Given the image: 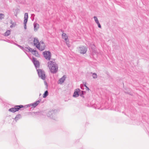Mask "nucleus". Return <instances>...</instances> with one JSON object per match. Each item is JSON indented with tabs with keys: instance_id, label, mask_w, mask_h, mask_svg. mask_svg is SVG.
<instances>
[{
	"instance_id": "f257e3e1",
	"label": "nucleus",
	"mask_w": 149,
	"mask_h": 149,
	"mask_svg": "<svg viewBox=\"0 0 149 149\" xmlns=\"http://www.w3.org/2000/svg\"><path fill=\"white\" fill-rule=\"evenodd\" d=\"M48 67L52 73H56L58 71V66L55 62L50 61L48 63Z\"/></svg>"
},
{
	"instance_id": "f03ea898",
	"label": "nucleus",
	"mask_w": 149,
	"mask_h": 149,
	"mask_svg": "<svg viewBox=\"0 0 149 149\" xmlns=\"http://www.w3.org/2000/svg\"><path fill=\"white\" fill-rule=\"evenodd\" d=\"M34 45L39 50L42 51L44 50V46H42L40 47V43L38 38H34L33 40Z\"/></svg>"
},
{
	"instance_id": "7ed1b4c3",
	"label": "nucleus",
	"mask_w": 149,
	"mask_h": 149,
	"mask_svg": "<svg viewBox=\"0 0 149 149\" xmlns=\"http://www.w3.org/2000/svg\"><path fill=\"white\" fill-rule=\"evenodd\" d=\"M38 77L43 80L45 79V75L44 71L41 69H37Z\"/></svg>"
},
{
	"instance_id": "20e7f679",
	"label": "nucleus",
	"mask_w": 149,
	"mask_h": 149,
	"mask_svg": "<svg viewBox=\"0 0 149 149\" xmlns=\"http://www.w3.org/2000/svg\"><path fill=\"white\" fill-rule=\"evenodd\" d=\"M24 107V106L22 105H15L14 107L9 109L8 111L13 113H15L16 111H18L21 108H23Z\"/></svg>"
},
{
	"instance_id": "39448f33",
	"label": "nucleus",
	"mask_w": 149,
	"mask_h": 149,
	"mask_svg": "<svg viewBox=\"0 0 149 149\" xmlns=\"http://www.w3.org/2000/svg\"><path fill=\"white\" fill-rule=\"evenodd\" d=\"M56 111V110H54L49 111L47 114V116L52 119L55 120V118H56V116L55 112Z\"/></svg>"
},
{
	"instance_id": "423d86ee",
	"label": "nucleus",
	"mask_w": 149,
	"mask_h": 149,
	"mask_svg": "<svg viewBox=\"0 0 149 149\" xmlns=\"http://www.w3.org/2000/svg\"><path fill=\"white\" fill-rule=\"evenodd\" d=\"M43 54L45 59L50 60L51 57V53L49 51H45L43 52Z\"/></svg>"
},
{
	"instance_id": "0eeeda50",
	"label": "nucleus",
	"mask_w": 149,
	"mask_h": 149,
	"mask_svg": "<svg viewBox=\"0 0 149 149\" xmlns=\"http://www.w3.org/2000/svg\"><path fill=\"white\" fill-rule=\"evenodd\" d=\"M32 61L33 63L36 68L37 69L40 67V64L38 61L36 60V59L34 57H33Z\"/></svg>"
},
{
	"instance_id": "6e6552de",
	"label": "nucleus",
	"mask_w": 149,
	"mask_h": 149,
	"mask_svg": "<svg viewBox=\"0 0 149 149\" xmlns=\"http://www.w3.org/2000/svg\"><path fill=\"white\" fill-rule=\"evenodd\" d=\"M28 13H25L24 15V27L25 29H26V24L28 21Z\"/></svg>"
},
{
	"instance_id": "1a4fd4ad",
	"label": "nucleus",
	"mask_w": 149,
	"mask_h": 149,
	"mask_svg": "<svg viewBox=\"0 0 149 149\" xmlns=\"http://www.w3.org/2000/svg\"><path fill=\"white\" fill-rule=\"evenodd\" d=\"M79 51L80 53L81 54H84L86 53L87 49V48L86 47H84V46H82L81 47H79Z\"/></svg>"
},
{
	"instance_id": "9d476101",
	"label": "nucleus",
	"mask_w": 149,
	"mask_h": 149,
	"mask_svg": "<svg viewBox=\"0 0 149 149\" xmlns=\"http://www.w3.org/2000/svg\"><path fill=\"white\" fill-rule=\"evenodd\" d=\"M40 101L41 100H38L36 101L35 102L32 104H27L26 105L25 107H30L31 106H32L33 107H35L39 104Z\"/></svg>"
},
{
	"instance_id": "9b49d317",
	"label": "nucleus",
	"mask_w": 149,
	"mask_h": 149,
	"mask_svg": "<svg viewBox=\"0 0 149 149\" xmlns=\"http://www.w3.org/2000/svg\"><path fill=\"white\" fill-rule=\"evenodd\" d=\"M80 91V90L79 88L75 89L73 95V96L74 97H78L79 95V93Z\"/></svg>"
},
{
	"instance_id": "f8f14e48",
	"label": "nucleus",
	"mask_w": 149,
	"mask_h": 149,
	"mask_svg": "<svg viewBox=\"0 0 149 149\" xmlns=\"http://www.w3.org/2000/svg\"><path fill=\"white\" fill-rule=\"evenodd\" d=\"M34 29V31H37L39 27V25L37 23L34 22L33 23Z\"/></svg>"
},
{
	"instance_id": "ddd939ff",
	"label": "nucleus",
	"mask_w": 149,
	"mask_h": 149,
	"mask_svg": "<svg viewBox=\"0 0 149 149\" xmlns=\"http://www.w3.org/2000/svg\"><path fill=\"white\" fill-rule=\"evenodd\" d=\"M66 77L65 75H64L61 78H60L59 80L58 81L60 82V84H62L65 81Z\"/></svg>"
},
{
	"instance_id": "4468645a",
	"label": "nucleus",
	"mask_w": 149,
	"mask_h": 149,
	"mask_svg": "<svg viewBox=\"0 0 149 149\" xmlns=\"http://www.w3.org/2000/svg\"><path fill=\"white\" fill-rule=\"evenodd\" d=\"M62 38L64 39L65 40L67 41V40L68 39V36L66 35L65 33H63L62 35Z\"/></svg>"
},
{
	"instance_id": "2eb2a0df",
	"label": "nucleus",
	"mask_w": 149,
	"mask_h": 149,
	"mask_svg": "<svg viewBox=\"0 0 149 149\" xmlns=\"http://www.w3.org/2000/svg\"><path fill=\"white\" fill-rule=\"evenodd\" d=\"M22 118V116L20 114H18L17 115L15 118H14V119L15 120L17 121L19 119H20Z\"/></svg>"
},
{
	"instance_id": "dca6fc26",
	"label": "nucleus",
	"mask_w": 149,
	"mask_h": 149,
	"mask_svg": "<svg viewBox=\"0 0 149 149\" xmlns=\"http://www.w3.org/2000/svg\"><path fill=\"white\" fill-rule=\"evenodd\" d=\"M34 52L32 53V54L33 55H35L37 57H39L40 56L39 54H38V52L36 50H35V51H33Z\"/></svg>"
},
{
	"instance_id": "f3484780",
	"label": "nucleus",
	"mask_w": 149,
	"mask_h": 149,
	"mask_svg": "<svg viewBox=\"0 0 149 149\" xmlns=\"http://www.w3.org/2000/svg\"><path fill=\"white\" fill-rule=\"evenodd\" d=\"M49 95L48 91L47 90L45 91L43 95V97L44 98H46Z\"/></svg>"
},
{
	"instance_id": "a211bd4d",
	"label": "nucleus",
	"mask_w": 149,
	"mask_h": 149,
	"mask_svg": "<svg viewBox=\"0 0 149 149\" xmlns=\"http://www.w3.org/2000/svg\"><path fill=\"white\" fill-rule=\"evenodd\" d=\"M40 43V47H41L42 46H44V49H45V48L46 47V46L44 42L42 41H40V42H39Z\"/></svg>"
},
{
	"instance_id": "6ab92c4d",
	"label": "nucleus",
	"mask_w": 149,
	"mask_h": 149,
	"mask_svg": "<svg viewBox=\"0 0 149 149\" xmlns=\"http://www.w3.org/2000/svg\"><path fill=\"white\" fill-rule=\"evenodd\" d=\"M27 49L28 50V52H31L32 54V53L34 52L33 51H35V50H34V49L31 48L30 47H27Z\"/></svg>"
},
{
	"instance_id": "aec40b11",
	"label": "nucleus",
	"mask_w": 149,
	"mask_h": 149,
	"mask_svg": "<svg viewBox=\"0 0 149 149\" xmlns=\"http://www.w3.org/2000/svg\"><path fill=\"white\" fill-rule=\"evenodd\" d=\"M10 30H7L4 34V36H8L10 34Z\"/></svg>"
},
{
	"instance_id": "412c9836",
	"label": "nucleus",
	"mask_w": 149,
	"mask_h": 149,
	"mask_svg": "<svg viewBox=\"0 0 149 149\" xmlns=\"http://www.w3.org/2000/svg\"><path fill=\"white\" fill-rule=\"evenodd\" d=\"M93 77L94 79H96L97 78V74L95 73H93Z\"/></svg>"
},
{
	"instance_id": "4be33fe9",
	"label": "nucleus",
	"mask_w": 149,
	"mask_h": 149,
	"mask_svg": "<svg viewBox=\"0 0 149 149\" xmlns=\"http://www.w3.org/2000/svg\"><path fill=\"white\" fill-rule=\"evenodd\" d=\"M93 18L94 19V20L96 23H97V22H99L97 18V17L96 16H94V17Z\"/></svg>"
},
{
	"instance_id": "5701e85b",
	"label": "nucleus",
	"mask_w": 149,
	"mask_h": 149,
	"mask_svg": "<svg viewBox=\"0 0 149 149\" xmlns=\"http://www.w3.org/2000/svg\"><path fill=\"white\" fill-rule=\"evenodd\" d=\"M4 16V14L2 13H0V20L2 19L3 18Z\"/></svg>"
},
{
	"instance_id": "b1692460",
	"label": "nucleus",
	"mask_w": 149,
	"mask_h": 149,
	"mask_svg": "<svg viewBox=\"0 0 149 149\" xmlns=\"http://www.w3.org/2000/svg\"><path fill=\"white\" fill-rule=\"evenodd\" d=\"M34 113L36 115H38L40 114L41 113V112L39 111L36 112H34Z\"/></svg>"
},
{
	"instance_id": "393cba45",
	"label": "nucleus",
	"mask_w": 149,
	"mask_h": 149,
	"mask_svg": "<svg viewBox=\"0 0 149 149\" xmlns=\"http://www.w3.org/2000/svg\"><path fill=\"white\" fill-rule=\"evenodd\" d=\"M18 46L21 49H22V50H25V49H24V47H23L22 46H20V45H18Z\"/></svg>"
},
{
	"instance_id": "a878e982",
	"label": "nucleus",
	"mask_w": 149,
	"mask_h": 149,
	"mask_svg": "<svg viewBox=\"0 0 149 149\" xmlns=\"http://www.w3.org/2000/svg\"><path fill=\"white\" fill-rule=\"evenodd\" d=\"M96 23L97 24L98 26V27L100 28H101V25L100 24L99 22H97V23Z\"/></svg>"
},
{
	"instance_id": "bb28decb",
	"label": "nucleus",
	"mask_w": 149,
	"mask_h": 149,
	"mask_svg": "<svg viewBox=\"0 0 149 149\" xmlns=\"http://www.w3.org/2000/svg\"><path fill=\"white\" fill-rule=\"evenodd\" d=\"M84 92L83 91H81V93L80 95V96H81V97H82V95H84Z\"/></svg>"
},
{
	"instance_id": "cd10ccee",
	"label": "nucleus",
	"mask_w": 149,
	"mask_h": 149,
	"mask_svg": "<svg viewBox=\"0 0 149 149\" xmlns=\"http://www.w3.org/2000/svg\"><path fill=\"white\" fill-rule=\"evenodd\" d=\"M66 44H67V45L68 46V47H70V45L69 44V42L67 41L66 42Z\"/></svg>"
},
{
	"instance_id": "c85d7f7f",
	"label": "nucleus",
	"mask_w": 149,
	"mask_h": 149,
	"mask_svg": "<svg viewBox=\"0 0 149 149\" xmlns=\"http://www.w3.org/2000/svg\"><path fill=\"white\" fill-rule=\"evenodd\" d=\"M24 49H25V50H23L24 52H28V50L27 49V47H25L24 48Z\"/></svg>"
},
{
	"instance_id": "c756f323",
	"label": "nucleus",
	"mask_w": 149,
	"mask_h": 149,
	"mask_svg": "<svg viewBox=\"0 0 149 149\" xmlns=\"http://www.w3.org/2000/svg\"><path fill=\"white\" fill-rule=\"evenodd\" d=\"M81 88L82 89H84V88H83V85H81Z\"/></svg>"
},
{
	"instance_id": "7c9ffc66",
	"label": "nucleus",
	"mask_w": 149,
	"mask_h": 149,
	"mask_svg": "<svg viewBox=\"0 0 149 149\" xmlns=\"http://www.w3.org/2000/svg\"><path fill=\"white\" fill-rule=\"evenodd\" d=\"M13 25H14V24H12L10 26V28H12L13 26Z\"/></svg>"
},
{
	"instance_id": "2f4dec72",
	"label": "nucleus",
	"mask_w": 149,
	"mask_h": 149,
	"mask_svg": "<svg viewBox=\"0 0 149 149\" xmlns=\"http://www.w3.org/2000/svg\"><path fill=\"white\" fill-rule=\"evenodd\" d=\"M86 90H89V88L87 86L86 87Z\"/></svg>"
},
{
	"instance_id": "473e14b6",
	"label": "nucleus",
	"mask_w": 149,
	"mask_h": 149,
	"mask_svg": "<svg viewBox=\"0 0 149 149\" xmlns=\"http://www.w3.org/2000/svg\"><path fill=\"white\" fill-rule=\"evenodd\" d=\"M44 83H45V85H46L47 86V82H44Z\"/></svg>"
},
{
	"instance_id": "72a5a7b5",
	"label": "nucleus",
	"mask_w": 149,
	"mask_h": 149,
	"mask_svg": "<svg viewBox=\"0 0 149 149\" xmlns=\"http://www.w3.org/2000/svg\"><path fill=\"white\" fill-rule=\"evenodd\" d=\"M10 23L12 24H14V23L13 22L12 20H11V22H10Z\"/></svg>"
},
{
	"instance_id": "f704fd0d",
	"label": "nucleus",
	"mask_w": 149,
	"mask_h": 149,
	"mask_svg": "<svg viewBox=\"0 0 149 149\" xmlns=\"http://www.w3.org/2000/svg\"><path fill=\"white\" fill-rule=\"evenodd\" d=\"M84 86L85 87H87V86L86 85V83H85V84H84Z\"/></svg>"
},
{
	"instance_id": "c9c22d12",
	"label": "nucleus",
	"mask_w": 149,
	"mask_h": 149,
	"mask_svg": "<svg viewBox=\"0 0 149 149\" xmlns=\"http://www.w3.org/2000/svg\"><path fill=\"white\" fill-rule=\"evenodd\" d=\"M32 16H33L34 17L35 16V15L34 14H32L31 15Z\"/></svg>"
},
{
	"instance_id": "e433bc0d",
	"label": "nucleus",
	"mask_w": 149,
	"mask_h": 149,
	"mask_svg": "<svg viewBox=\"0 0 149 149\" xmlns=\"http://www.w3.org/2000/svg\"><path fill=\"white\" fill-rule=\"evenodd\" d=\"M15 44L17 46H18V45H19L18 44L16 43H15Z\"/></svg>"
},
{
	"instance_id": "4c0bfd02",
	"label": "nucleus",
	"mask_w": 149,
	"mask_h": 149,
	"mask_svg": "<svg viewBox=\"0 0 149 149\" xmlns=\"http://www.w3.org/2000/svg\"><path fill=\"white\" fill-rule=\"evenodd\" d=\"M15 44L17 46H18V45H19L18 44L16 43H15Z\"/></svg>"
},
{
	"instance_id": "58836bf2",
	"label": "nucleus",
	"mask_w": 149,
	"mask_h": 149,
	"mask_svg": "<svg viewBox=\"0 0 149 149\" xmlns=\"http://www.w3.org/2000/svg\"><path fill=\"white\" fill-rule=\"evenodd\" d=\"M34 17H33V18L32 19V20L33 21L34 20Z\"/></svg>"
},
{
	"instance_id": "ea45409f",
	"label": "nucleus",
	"mask_w": 149,
	"mask_h": 149,
	"mask_svg": "<svg viewBox=\"0 0 149 149\" xmlns=\"http://www.w3.org/2000/svg\"><path fill=\"white\" fill-rule=\"evenodd\" d=\"M61 31L62 32H63V31L61 30Z\"/></svg>"
}]
</instances>
